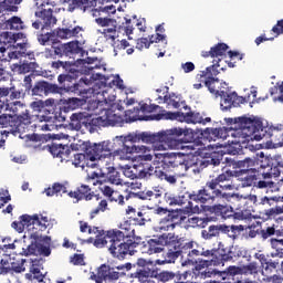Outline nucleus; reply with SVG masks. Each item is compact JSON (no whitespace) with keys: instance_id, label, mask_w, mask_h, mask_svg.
<instances>
[{"instance_id":"nucleus-55","label":"nucleus","mask_w":283,"mask_h":283,"mask_svg":"<svg viewBox=\"0 0 283 283\" xmlns=\"http://www.w3.org/2000/svg\"><path fill=\"white\" fill-rule=\"evenodd\" d=\"M108 182L112 185H120L123 181L120 180V172L116 170V168H108L107 172Z\"/></svg>"},{"instance_id":"nucleus-10","label":"nucleus","mask_w":283,"mask_h":283,"mask_svg":"<svg viewBox=\"0 0 283 283\" xmlns=\"http://www.w3.org/2000/svg\"><path fill=\"white\" fill-rule=\"evenodd\" d=\"M178 116H182L185 123L188 124H199V125H207V123H211V117H205L202 113L198 112H187V113H172V112H167V113H158V114H153L150 116H145L143 118H139V120H176Z\"/></svg>"},{"instance_id":"nucleus-59","label":"nucleus","mask_w":283,"mask_h":283,"mask_svg":"<svg viewBox=\"0 0 283 283\" xmlns=\"http://www.w3.org/2000/svg\"><path fill=\"white\" fill-rule=\"evenodd\" d=\"M200 258V250L198 249H190L188 256H186V260L181 263L182 266H187V264H196V259Z\"/></svg>"},{"instance_id":"nucleus-32","label":"nucleus","mask_w":283,"mask_h":283,"mask_svg":"<svg viewBox=\"0 0 283 283\" xmlns=\"http://www.w3.org/2000/svg\"><path fill=\"white\" fill-rule=\"evenodd\" d=\"M96 80L101 82V87H118V90H125V86L123 85V80L118 75L105 76L101 73H97Z\"/></svg>"},{"instance_id":"nucleus-42","label":"nucleus","mask_w":283,"mask_h":283,"mask_svg":"<svg viewBox=\"0 0 283 283\" xmlns=\"http://www.w3.org/2000/svg\"><path fill=\"white\" fill-rule=\"evenodd\" d=\"M155 274L153 277L157 280L158 283H167L171 282V280H176V273L169 271H161L158 268H155Z\"/></svg>"},{"instance_id":"nucleus-58","label":"nucleus","mask_w":283,"mask_h":283,"mask_svg":"<svg viewBox=\"0 0 283 283\" xmlns=\"http://www.w3.org/2000/svg\"><path fill=\"white\" fill-rule=\"evenodd\" d=\"M166 174H169V170L165 168L163 161L159 166H156V167L153 166V177L155 176V178H158L159 180H165Z\"/></svg>"},{"instance_id":"nucleus-27","label":"nucleus","mask_w":283,"mask_h":283,"mask_svg":"<svg viewBox=\"0 0 283 283\" xmlns=\"http://www.w3.org/2000/svg\"><path fill=\"white\" fill-rule=\"evenodd\" d=\"M240 103H244V97L238 96V93H227L224 91L221 92V109L222 112H228L231 107H238Z\"/></svg>"},{"instance_id":"nucleus-64","label":"nucleus","mask_w":283,"mask_h":283,"mask_svg":"<svg viewBox=\"0 0 283 283\" xmlns=\"http://www.w3.org/2000/svg\"><path fill=\"white\" fill-rule=\"evenodd\" d=\"M66 105L70 109H78V107H81V105H83V99H81L78 97L69 98L66 102Z\"/></svg>"},{"instance_id":"nucleus-43","label":"nucleus","mask_w":283,"mask_h":283,"mask_svg":"<svg viewBox=\"0 0 283 283\" xmlns=\"http://www.w3.org/2000/svg\"><path fill=\"white\" fill-rule=\"evenodd\" d=\"M241 275H253L254 277H258V275H260V265L255 261L250 262L247 265H241Z\"/></svg>"},{"instance_id":"nucleus-24","label":"nucleus","mask_w":283,"mask_h":283,"mask_svg":"<svg viewBox=\"0 0 283 283\" xmlns=\"http://www.w3.org/2000/svg\"><path fill=\"white\" fill-rule=\"evenodd\" d=\"M60 48L56 49L57 53L61 54L62 59L63 56H69L70 59H74L77 54H81L83 56L84 50L81 46V42L78 41H71L66 43H59Z\"/></svg>"},{"instance_id":"nucleus-36","label":"nucleus","mask_w":283,"mask_h":283,"mask_svg":"<svg viewBox=\"0 0 283 283\" xmlns=\"http://www.w3.org/2000/svg\"><path fill=\"white\" fill-rule=\"evenodd\" d=\"M83 32V28L81 27H66V28H57L55 30V36L57 39H74L75 36H78Z\"/></svg>"},{"instance_id":"nucleus-49","label":"nucleus","mask_w":283,"mask_h":283,"mask_svg":"<svg viewBox=\"0 0 283 283\" xmlns=\"http://www.w3.org/2000/svg\"><path fill=\"white\" fill-rule=\"evenodd\" d=\"M136 18L134 19H126L125 22L123 23V25L118 27V30H124L126 36H128V39H132V34H134V28H136Z\"/></svg>"},{"instance_id":"nucleus-57","label":"nucleus","mask_w":283,"mask_h":283,"mask_svg":"<svg viewBox=\"0 0 283 283\" xmlns=\"http://www.w3.org/2000/svg\"><path fill=\"white\" fill-rule=\"evenodd\" d=\"M28 221L23 220V214L19 218V221H13L11 223L12 229H15V231H18V233H23L25 231V233H28Z\"/></svg>"},{"instance_id":"nucleus-54","label":"nucleus","mask_w":283,"mask_h":283,"mask_svg":"<svg viewBox=\"0 0 283 283\" xmlns=\"http://www.w3.org/2000/svg\"><path fill=\"white\" fill-rule=\"evenodd\" d=\"M270 244H271L272 249H274L276 251L274 255L276 258H283V239L272 238L270 240Z\"/></svg>"},{"instance_id":"nucleus-25","label":"nucleus","mask_w":283,"mask_h":283,"mask_svg":"<svg viewBox=\"0 0 283 283\" xmlns=\"http://www.w3.org/2000/svg\"><path fill=\"white\" fill-rule=\"evenodd\" d=\"M46 148L54 158H61V160H66V163L70 160V156H72V149H70L69 145L52 142L46 145Z\"/></svg>"},{"instance_id":"nucleus-33","label":"nucleus","mask_w":283,"mask_h":283,"mask_svg":"<svg viewBox=\"0 0 283 283\" xmlns=\"http://www.w3.org/2000/svg\"><path fill=\"white\" fill-rule=\"evenodd\" d=\"M211 261L209 260H201L199 263L196 264L195 269L192 270L193 275L196 277H201L202 280H207V277H211V275H216L213 270H210Z\"/></svg>"},{"instance_id":"nucleus-52","label":"nucleus","mask_w":283,"mask_h":283,"mask_svg":"<svg viewBox=\"0 0 283 283\" xmlns=\"http://www.w3.org/2000/svg\"><path fill=\"white\" fill-rule=\"evenodd\" d=\"M19 254L25 255V258H29V255H39V242H31V244H29L27 248H23Z\"/></svg>"},{"instance_id":"nucleus-17","label":"nucleus","mask_w":283,"mask_h":283,"mask_svg":"<svg viewBox=\"0 0 283 283\" xmlns=\"http://www.w3.org/2000/svg\"><path fill=\"white\" fill-rule=\"evenodd\" d=\"M154 166L151 163H135L124 168V176L130 180H151Z\"/></svg>"},{"instance_id":"nucleus-7","label":"nucleus","mask_w":283,"mask_h":283,"mask_svg":"<svg viewBox=\"0 0 283 283\" xmlns=\"http://www.w3.org/2000/svg\"><path fill=\"white\" fill-rule=\"evenodd\" d=\"M101 191L109 202H117L120 207L125 206V200H129L134 196L133 192H128L126 196H123L118 190H114V188L109 186H103ZM135 198L139 200H149L155 207L158 205H163V200L165 198V191L158 188H153L151 190H143L135 193Z\"/></svg>"},{"instance_id":"nucleus-61","label":"nucleus","mask_w":283,"mask_h":283,"mask_svg":"<svg viewBox=\"0 0 283 283\" xmlns=\"http://www.w3.org/2000/svg\"><path fill=\"white\" fill-rule=\"evenodd\" d=\"M260 235L263 238V240H268V238H271V235H277V226L273 224L272 227L262 229L260 231Z\"/></svg>"},{"instance_id":"nucleus-38","label":"nucleus","mask_w":283,"mask_h":283,"mask_svg":"<svg viewBox=\"0 0 283 283\" xmlns=\"http://www.w3.org/2000/svg\"><path fill=\"white\" fill-rule=\"evenodd\" d=\"M156 275L155 268H143L130 274V277L138 280V282H147L149 277Z\"/></svg>"},{"instance_id":"nucleus-50","label":"nucleus","mask_w":283,"mask_h":283,"mask_svg":"<svg viewBox=\"0 0 283 283\" xmlns=\"http://www.w3.org/2000/svg\"><path fill=\"white\" fill-rule=\"evenodd\" d=\"M212 50V59H218L220 56H227V50H229V45L227 43H218L211 48Z\"/></svg>"},{"instance_id":"nucleus-26","label":"nucleus","mask_w":283,"mask_h":283,"mask_svg":"<svg viewBox=\"0 0 283 283\" xmlns=\"http://www.w3.org/2000/svg\"><path fill=\"white\" fill-rule=\"evenodd\" d=\"M157 109H160L159 105L156 104H140V107H134L133 109L129 111H125V116H126V123H135V120L138 119V117L132 116V114H139L140 112H143V114H154V112H156Z\"/></svg>"},{"instance_id":"nucleus-8","label":"nucleus","mask_w":283,"mask_h":283,"mask_svg":"<svg viewBox=\"0 0 283 283\" xmlns=\"http://www.w3.org/2000/svg\"><path fill=\"white\" fill-rule=\"evenodd\" d=\"M80 149L82 153L73 154V165L75 167H81V163L87 158L91 163H95V160H101V158H107V156H112L114 149L112 146V142H102V143H92V142H83L80 145Z\"/></svg>"},{"instance_id":"nucleus-60","label":"nucleus","mask_w":283,"mask_h":283,"mask_svg":"<svg viewBox=\"0 0 283 283\" xmlns=\"http://www.w3.org/2000/svg\"><path fill=\"white\" fill-rule=\"evenodd\" d=\"M280 202V197H262L260 199L259 205H262L263 207H275Z\"/></svg>"},{"instance_id":"nucleus-2","label":"nucleus","mask_w":283,"mask_h":283,"mask_svg":"<svg viewBox=\"0 0 283 283\" xmlns=\"http://www.w3.org/2000/svg\"><path fill=\"white\" fill-rule=\"evenodd\" d=\"M147 143L150 145H156L161 143L158 146V149H185L189 147V143H193V136L187 128L175 127L157 134L140 133L137 135H128L124 137V144L122 151L123 154H139L143 151L140 146L132 144L130 146L125 143Z\"/></svg>"},{"instance_id":"nucleus-12","label":"nucleus","mask_w":283,"mask_h":283,"mask_svg":"<svg viewBox=\"0 0 283 283\" xmlns=\"http://www.w3.org/2000/svg\"><path fill=\"white\" fill-rule=\"evenodd\" d=\"M169 252H166L165 260H157L156 264H172L177 259L185 260L193 248V241H185L178 237H171V242L168 243Z\"/></svg>"},{"instance_id":"nucleus-3","label":"nucleus","mask_w":283,"mask_h":283,"mask_svg":"<svg viewBox=\"0 0 283 283\" xmlns=\"http://www.w3.org/2000/svg\"><path fill=\"white\" fill-rule=\"evenodd\" d=\"M88 233H94V245L97 249H107L113 258L125 260L127 255H135L143 238L134 237L127 231L112 229L105 231L98 227L88 228Z\"/></svg>"},{"instance_id":"nucleus-62","label":"nucleus","mask_w":283,"mask_h":283,"mask_svg":"<svg viewBox=\"0 0 283 283\" xmlns=\"http://www.w3.org/2000/svg\"><path fill=\"white\" fill-rule=\"evenodd\" d=\"M70 262L74 266H85V255L75 253L70 258Z\"/></svg>"},{"instance_id":"nucleus-45","label":"nucleus","mask_w":283,"mask_h":283,"mask_svg":"<svg viewBox=\"0 0 283 283\" xmlns=\"http://www.w3.org/2000/svg\"><path fill=\"white\" fill-rule=\"evenodd\" d=\"M25 279L30 281L36 280V282H43V280H45V275L41 273V269H39L36 264H32L30 268V273L25 274Z\"/></svg>"},{"instance_id":"nucleus-23","label":"nucleus","mask_w":283,"mask_h":283,"mask_svg":"<svg viewBox=\"0 0 283 283\" xmlns=\"http://www.w3.org/2000/svg\"><path fill=\"white\" fill-rule=\"evenodd\" d=\"M67 196L69 198H73V200H76V202H81V200L90 202V200H93L94 198H96V200H101V196L94 193V191H92V188L85 184L78 186L74 191H69Z\"/></svg>"},{"instance_id":"nucleus-14","label":"nucleus","mask_w":283,"mask_h":283,"mask_svg":"<svg viewBox=\"0 0 283 283\" xmlns=\"http://www.w3.org/2000/svg\"><path fill=\"white\" fill-rule=\"evenodd\" d=\"M220 200L222 199H218L214 202H199V205L205 207V211H208V213H213L218 218H223V220H227L228 218H234V220H245L247 216H244V213L233 211V207L222 205L220 203Z\"/></svg>"},{"instance_id":"nucleus-29","label":"nucleus","mask_w":283,"mask_h":283,"mask_svg":"<svg viewBox=\"0 0 283 283\" xmlns=\"http://www.w3.org/2000/svg\"><path fill=\"white\" fill-rule=\"evenodd\" d=\"M192 193H188L186 195H181L178 198H172L169 202V205H179V207H184L188 213H198V211H200V207L195 206L193 202H196V200H192L190 196H192Z\"/></svg>"},{"instance_id":"nucleus-11","label":"nucleus","mask_w":283,"mask_h":283,"mask_svg":"<svg viewBox=\"0 0 283 283\" xmlns=\"http://www.w3.org/2000/svg\"><path fill=\"white\" fill-rule=\"evenodd\" d=\"M125 269L126 271H132V263H126L115 268L102 264L97 269V273L91 275V280H94L95 283H116L118 280H123V277H125Z\"/></svg>"},{"instance_id":"nucleus-39","label":"nucleus","mask_w":283,"mask_h":283,"mask_svg":"<svg viewBox=\"0 0 283 283\" xmlns=\"http://www.w3.org/2000/svg\"><path fill=\"white\" fill-rule=\"evenodd\" d=\"M223 231L224 224H212L208 228V230L201 231V238H203V240H211L213 238H218V235H220V233H223Z\"/></svg>"},{"instance_id":"nucleus-47","label":"nucleus","mask_w":283,"mask_h":283,"mask_svg":"<svg viewBox=\"0 0 283 283\" xmlns=\"http://www.w3.org/2000/svg\"><path fill=\"white\" fill-rule=\"evenodd\" d=\"M244 231V226H223V233H227L229 238L235 240L240 233Z\"/></svg>"},{"instance_id":"nucleus-15","label":"nucleus","mask_w":283,"mask_h":283,"mask_svg":"<svg viewBox=\"0 0 283 283\" xmlns=\"http://www.w3.org/2000/svg\"><path fill=\"white\" fill-rule=\"evenodd\" d=\"M22 218L24 222H29L28 231L25 232L28 238L31 240H41L43 238V231H46L50 224L48 217L39 218V214H23Z\"/></svg>"},{"instance_id":"nucleus-41","label":"nucleus","mask_w":283,"mask_h":283,"mask_svg":"<svg viewBox=\"0 0 283 283\" xmlns=\"http://www.w3.org/2000/svg\"><path fill=\"white\" fill-rule=\"evenodd\" d=\"M23 0H0V12H19V6Z\"/></svg>"},{"instance_id":"nucleus-30","label":"nucleus","mask_w":283,"mask_h":283,"mask_svg":"<svg viewBox=\"0 0 283 283\" xmlns=\"http://www.w3.org/2000/svg\"><path fill=\"white\" fill-rule=\"evenodd\" d=\"M157 101L158 103H166L168 107H172L174 109H189L187 103L178 97L176 94H165L164 96L159 95Z\"/></svg>"},{"instance_id":"nucleus-9","label":"nucleus","mask_w":283,"mask_h":283,"mask_svg":"<svg viewBox=\"0 0 283 283\" xmlns=\"http://www.w3.org/2000/svg\"><path fill=\"white\" fill-rule=\"evenodd\" d=\"M166 171H174L175 176H187L189 169H195L196 165H202L196 161V157H185L176 154L166 155L161 160Z\"/></svg>"},{"instance_id":"nucleus-5","label":"nucleus","mask_w":283,"mask_h":283,"mask_svg":"<svg viewBox=\"0 0 283 283\" xmlns=\"http://www.w3.org/2000/svg\"><path fill=\"white\" fill-rule=\"evenodd\" d=\"M260 167L241 169L240 174H247L242 179L243 187H253L256 180H271V178H280L283 174L282 156H264V153L260 154Z\"/></svg>"},{"instance_id":"nucleus-44","label":"nucleus","mask_w":283,"mask_h":283,"mask_svg":"<svg viewBox=\"0 0 283 283\" xmlns=\"http://www.w3.org/2000/svg\"><path fill=\"white\" fill-rule=\"evenodd\" d=\"M7 30H24L25 24L20 17L13 15L4 22Z\"/></svg>"},{"instance_id":"nucleus-22","label":"nucleus","mask_w":283,"mask_h":283,"mask_svg":"<svg viewBox=\"0 0 283 283\" xmlns=\"http://www.w3.org/2000/svg\"><path fill=\"white\" fill-rule=\"evenodd\" d=\"M55 6L53 2L52 6L40 7L41 10L35 12V17L41 20L42 30H52L56 25L59 20L54 15Z\"/></svg>"},{"instance_id":"nucleus-53","label":"nucleus","mask_w":283,"mask_h":283,"mask_svg":"<svg viewBox=\"0 0 283 283\" xmlns=\"http://www.w3.org/2000/svg\"><path fill=\"white\" fill-rule=\"evenodd\" d=\"M107 207H108L107 200L102 199L98 206L91 211L90 219L94 220V218L97 217L99 213H105V211H107L108 209Z\"/></svg>"},{"instance_id":"nucleus-28","label":"nucleus","mask_w":283,"mask_h":283,"mask_svg":"<svg viewBox=\"0 0 283 283\" xmlns=\"http://www.w3.org/2000/svg\"><path fill=\"white\" fill-rule=\"evenodd\" d=\"M171 242V237L163 234L157 239H150L148 241L150 253H163L165 249H167V253H169V243Z\"/></svg>"},{"instance_id":"nucleus-37","label":"nucleus","mask_w":283,"mask_h":283,"mask_svg":"<svg viewBox=\"0 0 283 283\" xmlns=\"http://www.w3.org/2000/svg\"><path fill=\"white\" fill-rule=\"evenodd\" d=\"M36 67H39L36 62L15 63L12 65V72H17V74H28L30 72H34Z\"/></svg>"},{"instance_id":"nucleus-63","label":"nucleus","mask_w":283,"mask_h":283,"mask_svg":"<svg viewBox=\"0 0 283 283\" xmlns=\"http://www.w3.org/2000/svg\"><path fill=\"white\" fill-rule=\"evenodd\" d=\"M31 140L35 143H50V140H52V135L51 134H42V135L33 134L31 136Z\"/></svg>"},{"instance_id":"nucleus-51","label":"nucleus","mask_w":283,"mask_h":283,"mask_svg":"<svg viewBox=\"0 0 283 283\" xmlns=\"http://www.w3.org/2000/svg\"><path fill=\"white\" fill-rule=\"evenodd\" d=\"M61 191H62V193H67V187H65V185L59 184V182L53 184L52 188L45 189V193L49 197L57 196V193H61Z\"/></svg>"},{"instance_id":"nucleus-21","label":"nucleus","mask_w":283,"mask_h":283,"mask_svg":"<svg viewBox=\"0 0 283 283\" xmlns=\"http://www.w3.org/2000/svg\"><path fill=\"white\" fill-rule=\"evenodd\" d=\"M95 23L99 25V28H104L101 34H103L106 41H116L118 39V22L116 19H112L109 17H99L95 19Z\"/></svg>"},{"instance_id":"nucleus-16","label":"nucleus","mask_w":283,"mask_h":283,"mask_svg":"<svg viewBox=\"0 0 283 283\" xmlns=\"http://www.w3.org/2000/svg\"><path fill=\"white\" fill-rule=\"evenodd\" d=\"M95 129L98 127H123L127 123V116H123L114 113V109H102L99 116L94 118Z\"/></svg>"},{"instance_id":"nucleus-18","label":"nucleus","mask_w":283,"mask_h":283,"mask_svg":"<svg viewBox=\"0 0 283 283\" xmlns=\"http://www.w3.org/2000/svg\"><path fill=\"white\" fill-rule=\"evenodd\" d=\"M94 118L87 113H73L70 117L69 125L75 132H90V134H94L96 132Z\"/></svg>"},{"instance_id":"nucleus-6","label":"nucleus","mask_w":283,"mask_h":283,"mask_svg":"<svg viewBox=\"0 0 283 283\" xmlns=\"http://www.w3.org/2000/svg\"><path fill=\"white\" fill-rule=\"evenodd\" d=\"M9 112L13 115H0V125L2 127H10L9 132L17 136V134H25V129L32 125V116L25 105L21 102L9 103Z\"/></svg>"},{"instance_id":"nucleus-46","label":"nucleus","mask_w":283,"mask_h":283,"mask_svg":"<svg viewBox=\"0 0 283 283\" xmlns=\"http://www.w3.org/2000/svg\"><path fill=\"white\" fill-rule=\"evenodd\" d=\"M90 8V0H69V10L74 12V10H83L85 12Z\"/></svg>"},{"instance_id":"nucleus-19","label":"nucleus","mask_w":283,"mask_h":283,"mask_svg":"<svg viewBox=\"0 0 283 283\" xmlns=\"http://www.w3.org/2000/svg\"><path fill=\"white\" fill-rule=\"evenodd\" d=\"M51 67L53 70H61L63 71L62 74L57 76V81L60 85H63V83H72V81H76V77L81 75V71L78 70V65L76 63L72 62H63L61 60L56 62H52Z\"/></svg>"},{"instance_id":"nucleus-31","label":"nucleus","mask_w":283,"mask_h":283,"mask_svg":"<svg viewBox=\"0 0 283 283\" xmlns=\"http://www.w3.org/2000/svg\"><path fill=\"white\" fill-rule=\"evenodd\" d=\"M182 220V214L178 211H170L164 219H161L160 229L164 231H174V229H176V224Z\"/></svg>"},{"instance_id":"nucleus-40","label":"nucleus","mask_w":283,"mask_h":283,"mask_svg":"<svg viewBox=\"0 0 283 283\" xmlns=\"http://www.w3.org/2000/svg\"><path fill=\"white\" fill-rule=\"evenodd\" d=\"M195 163H201V165H195V168L192 169L193 174H200L202 169H207L209 165H212V167H218L220 165V159L219 158H210V159L195 158Z\"/></svg>"},{"instance_id":"nucleus-13","label":"nucleus","mask_w":283,"mask_h":283,"mask_svg":"<svg viewBox=\"0 0 283 283\" xmlns=\"http://www.w3.org/2000/svg\"><path fill=\"white\" fill-rule=\"evenodd\" d=\"M218 67H220L221 72H226L227 67L222 66V60L219 59L216 64H212L208 67H206L205 71H200L197 74L198 81L200 83H205L206 87L209 90L210 94H218V83H220V80L216 78L218 74H220V71H218Z\"/></svg>"},{"instance_id":"nucleus-48","label":"nucleus","mask_w":283,"mask_h":283,"mask_svg":"<svg viewBox=\"0 0 283 283\" xmlns=\"http://www.w3.org/2000/svg\"><path fill=\"white\" fill-rule=\"evenodd\" d=\"M211 222L209 218H200V217H192L188 219L189 227H192V229L199 228L205 229Z\"/></svg>"},{"instance_id":"nucleus-35","label":"nucleus","mask_w":283,"mask_h":283,"mask_svg":"<svg viewBox=\"0 0 283 283\" xmlns=\"http://www.w3.org/2000/svg\"><path fill=\"white\" fill-rule=\"evenodd\" d=\"M57 86L45 81H40L35 83L32 88L33 96H48V94H52V92H56Z\"/></svg>"},{"instance_id":"nucleus-56","label":"nucleus","mask_w":283,"mask_h":283,"mask_svg":"<svg viewBox=\"0 0 283 283\" xmlns=\"http://www.w3.org/2000/svg\"><path fill=\"white\" fill-rule=\"evenodd\" d=\"M60 48L59 43H53L50 49L44 50V56L45 59H62L61 53H59L57 49Z\"/></svg>"},{"instance_id":"nucleus-34","label":"nucleus","mask_w":283,"mask_h":283,"mask_svg":"<svg viewBox=\"0 0 283 283\" xmlns=\"http://www.w3.org/2000/svg\"><path fill=\"white\" fill-rule=\"evenodd\" d=\"M228 201L231 202V207H232V211H239V213H243V216H245V220L248 218V216H251V213L249 214H244V212L247 211V198L242 197L238 193H230L229 199H226Z\"/></svg>"},{"instance_id":"nucleus-1","label":"nucleus","mask_w":283,"mask_h":283,"mask_svg":"<svg viewBox=\"0 0 283 283\" xmlns=\"http://www.w3.org/2000/svg\"><path fill=\"white\" fill-rule=\"evenodd\" d=\"M229 125H232L230 128L219 127V128H206L203 134L210 140H218V138L227 139L229 132L233 129L232 136L237 138H243L244 140H271L275 143L279 136H282V130L269 126H264L262 120L241 116L235 118L228 119Z\"/></svg>"},{"instance_id":"nucleus-20","label":"nucleus","mask_w":283,"mask_h":283,"mask_svg":"<svg viewBox=\"0 0 283 283\" xmlns=\"http://www.w3.org/2000/svg\"><path fill=\"white\" fill-rule=\"evenodd\" d=\"M200 255L203 258H211V260L208 261L210 264H213V266H220V264L224 266V262H231V260H233V252H231V249L224 248L221 243L218 249H202V251H200Z\"/></svg>"},{"instance_id":"nucleus-4","label":"nucleus","mask_w":283,"mask_h":283,"mask_svg":"<svg viewBox=\"0 0 283 283\" xmlns=\"http://www.w3.org/2000/svg\"><path fill=\"white\" fill-rule=\"evenodd\" d=\"M233 171L224 170L216 178L206 182L198 191H192V195L189 196L190 200L195 202H218V200H229L231 192L223 191H233L235 185H233Z\"/></svg>"}]
</instances>
